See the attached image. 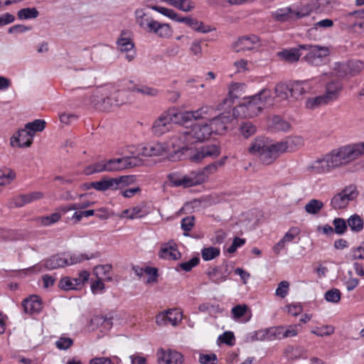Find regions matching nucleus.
<instances>
[{"mask_svg": "<svg viewBox=\"0 0 364 364\" xmlns=\"http://www.w3.org/2000/svg\"><path fill=\"white\" fill-rule=\"evenodd\" d=\"M364 156V141L352 143L331 150L323 159H317L309 167L314 173H328L345 166Z\"/></svg>", "mask_w": 364, "mask_h": 364, "instance_id": "f257e3e1", "label": "nucleus"}, {"mask_svg": "<svg viewBox=\"0 0 364 364\" xmlns=\"http://www.w3.org/2000/svg\"><path fill=\"white\" fill-rule=\"evenodd\" d=\"M248 151L257 156L261 164L269 166L284 153V145L279 141L272 143L265 137H257L251 142Z\"/></svg>", "mask_w": 364, "mask_h": 364, "instance_id": "f03ea898", "label": "nucleus"}, {"mask_svg": "<svg viewBox=\"0 0 364 364\" xmlns=\"http://www.w3.org/2000/svg\"><path fill=\"white\" fill-rule=\"evenodd\" d=\"M225 159L212 163L203 169L191 171L188 174L172 173L168 176L169 181L174 186L183 188L202 184L208 180L209 175L214 173L219 166H222L225 164Z\"/></svg>", "mask_w": 364, "mask_h": 364, "instance_id": "7ed1b4c3", "label": "nucleus"}, {"mask_svg": "<svg viewBox=\"0 0 364 364\" xmlns=\"http://www.w3.org/2000/svg\"><path fill=\"white\" fill-rule=\"evenodd\" d=\"M270 97V91L263 89L257 94L245 98L244 102L235 107L232 115L235 118H251L257 116L264 107L267 100Z\"/></svg>", "mask_w": 364, "mask_h": 364, "instance_id": "20e7f679", "label": "nucleus"}, {"mask_svg": "<svg viewBox=\"0 0 364 364\" xmlns=\"http://www.w3.org/2000/svg\"><path fill=\"white\" fill-rule=\"evenodd\" d=\"M213 134L211 127L208 123L204 124H196L190 130L179 132L171 139L173 147H181L182 144H190L193 145L196 142L207 139Z\"/></svg>", "mask_w": 364, "mask_h": 364, "instance_id": "39448f33", "label": "nucleus"}, {"mask_svg": "<svg viewBox=\"0 0 364 364\" xmlns=\"http://www.w3.org/2000/svg\"><path fill=\"white\" fill-rule=\"evenodd\" d=\"M99 256L100 253L97 252L89 254L80 252L58 254L45 259L43 261V266L46 269L53 270L68 265L80 263L85 260H90Z\"/></svg>", "mask_w": 364, "mask_h": 364, "instance_id": "423d86ee", "label": "nucleus"}, {"mask_svg": "<svg viewBox=\"0 0 364 364\" xmlns=\"http://www.w3.org/2000/svg\"><path fill=\"white\" fill-rule=\"evenodd\" d=\"M137 165V159L125 156L119 159L102 160L87 166L85 172L87 175L103 171H116L132 168Z\"/></svg>", "mask_w": 364, "mask_h": 364, "instance_id": "0eeeda50", "label": "nucleus"}, {"mask_svg": "<svg viewBox=\"0 0 364 364\" xmlns=\"http://www.w3.org/2000/svg\"><path fill=\"white\" fill-rule=\"evenodd\" d=\"M149 8L159 12V14L169 18L176 22L183 23L197 32L208 33L213 31L210 26H205L203 22L198 21L196 18L179 16L178 14L173 9L156 5H150L149 6Z\"/></svg>", "mask_w": 364, "mask_h": 364, "instance_id": "6e6552de", "label": "nucleus"}, {"mask_svg": "<svg viewBox=\"0 0 364 364\" xmlns=\"http://www.w3.org/2000/svg\"><path fill=\"white\" fill-rule=\"evenodd\" d=\"M107 88L103 89L102 95H105L102 98V105L105 111H109L112 106H119L127 102L128 92L126 87V81L120 85V88H116L113 86L110 87V94L107 95Z\"/></svg>", "mask_w": 364, "mask_h": 364, "instance_id": "1a4fd4ad", "label": "nucleus"}, {"mask_svg": "<svg viewBox=\"0 0 364 364\" xmlns=\"http://www.w3.org/2000/svg\"><path fill=\"white\" fill-rule=\"evenodd\" d=\"M190 144H182L181 147H173L175 149H182L186 151H190L188 154L190 161L198 163L205 157H216L220 154V148L215 144L201 146L193 149L189 147Z\"/></svg>", "mask_w": 364, "mask_h": 364, "instance_id": "9d476101", "label": "nucleus"}, {"mask_svg": "<svg viewBox=\"0 0 364 364\" xmlns=\"http://www.w3.org/2000/svg\"><path fill=\"white\" fill-rule=\"evenodd\" d=\"M300 48L307 50L304 59L309 65L319 66L324 63L329 50L326 47L312 45H301Z\"/></svg>", "mask_w": 364, "mask_h": 364, "instance_id": "9b49d317", "label": "nucleus"}, {"mask_svg": "<svg viewBox=\"0 0 364 364\" xmlns=\"http://www.w3.org/2000/svg\"><path fill=\"white\" fill-rule=\"evenodd\" d=\"M263 46L262 39L256 35H246L237 38L232 44L237 53L246 51H258Z\"/></svg>", "mask_w": 364, "mask_h": 364, "instance_id": "f8f14e48", "label": "nucleus"}, {"mask_svg": "<svg viewBox=\"0 0 364 364\" xmlns=\"http://www.w3.org/2000/svg\"><path fill=\"white\" fill-rule=\"evenodd\" d=\"M364 69V63L360 60H349L336 64L335 70L339 77H353Z\"/></svg>", "mask_w": 364, "mask_h": 364, "instance_id": "ddd939ff", "label": "nucleus"}, {"mask_svg": "<svg viewBox=\"0 0 364 364\" xmlns=\"http://www.w3.org/2000/svg\"><path fill=\"white\" fill-rule=\"evenodd\" d=\"M245 85L240 82H233L229 86L228 97H225L222 102L220 103L217 109L218 110L227 111L230 109L233 105V100L239 97L245 91Z\"/></svg>", "mask_w": 364, "mask_h": 364, "instance_id": "4468645a", "label": "nucleus"}, {"mask_svg": "<svg viewBox=\"0 0 364 364\" xmlns=\"http://www.w3.org/2000/svg\"><path fill=\"white\" fill-rule=\"evenodd\" d=\"M173 127V115L172 112L163 113L153 123L151 129L156 136H161L169 132Z\"/></svg>", "mask_w": 364, "mask_h": 364, "instance_id": "2eb2a0df", "label": "nucleus"}, {"mask_svg": "<svg viewBox=\"0 0 364 364\" xmlns=\"http://www.w3.org/2000/svg\"><path fill=\"white\" fill-rule=\"evenodd\" d=\"M156 355L159 363L164 362L166 364H182L183 363V355L171 349L164 350L161 348L158 349Z\"/></svg>", "mask_w": 364, "mask_h": 364, "instance_id": "dca6fc26", "label": "nucleus"}, {"mask_svg": "<svg viewBox=\"0 0 364 364\" xmlns=\"http://www.w3.org/2000/svg\"><path fill=\"white\" fill-rule=\"evenodd\" d=\"M355 196L356 193L353 190L345 188L332 198L331 205L336 210L345 208Z\"/></svg>", "mask_w": 364, "mask_h": 364, "instance_id": "f3484780", "label": "nucleus"}, {"mask_svg": "<svg viewBox=\"0 0 364 364\" xmlns=\"http://www.w3.org/2000/svg\"><path fill=\"white\" fill-rule=\"evenodd\" d=\"M231 120L232 117L230 113L224 112L210 119L208 124L209 127H211L213 134H222L227 129V124Z\"/></svg>", "mask_w": 364, "mask_h": 364, "instance_id": "a211bd4d", "label": "nucleus"}, {"mask_svg": "<svg viewBox=\"0 0 364 364\" xmlns=\"http://www.w3.org/2000/svg\"><path fill=\"white\" fill-rule=\"evenodd\" d=\"M127 35V33L123 31L117 41V45L122 53H126L125 58L130 62L135 58L136 52L134 50V44L132 40Z\"/></svg>", "mask_w": 364, "mask_h": 364, "instance_id": "6ab92c4d", "label": "nucleus"}, {"mask_svg": "<svg viewBox=\"0 0 364 364\" xmlns=\"http://www.w3.org/2000/svg\"><path fill=\"white\" fill-rule=\"evenodd\" d=\"M206 274L210 281L214 284H219L228 279L230 272L228 264H223L208 269Z\"/></svg>", "mask_w": 364, "mask_h": 364, "instance_id": "aec40b11", "label": "nucleus"}, {"mask_svg": "<svg viewBox=\"0 0 364 364\" xmlns=\"http://www.w3.org/2000/svg\"><path fill=\"white\" fill-rule=\"evenodd\" d=\"M22 306L26 314H38L43 309V303L38 296L33 294L23 300Z\"/></svg>", "mask_w": 364, "mask_h": 364, "instance_id": "412c9836", "label": "nucleus"}, {"mask_svg": "<svg viewBox=\"0 0 364 364\" xmlns=\"http://www.w3.org/2000/svg\"><path fill=\"white\" fill-rule=\"evenodd\" d=\"M343 88V84L339 80L331 81L326 85L323 95L330 104L339 98Z\"/></svg>", "mask_w": 364, "mask_h": 364, "instance_id": "4be33fe9", "label": "nucleus"}, {"mask_svg": "<svg viewBox=\"0 0 364 364\" xmlns=\"http://www.w3.org/2000/svg\"><path fill=\"white\" fill-rule=\"evenodd\" d=\"M33 133L28 130L26 127L22 129L14 135L11 139L12 146H17L18 147H29L33 142Z\"/></svg>", "mask_w": 364, "mask_h": 364, "instance_id": "5701e85b", "label": "nucleus"}, {"mask_svg": "<svg viewBox=\"0 0 364 364\" xmlns=\"http://www.w3.org/2000/svg\"><path fill=\"white\" fill-rule=\"evenodd\" d=\"M170 151L169 146L166 143L154 142L147 144L142 149V154L145 156H163Z\"/></svg>", "mask_w": 364, "mask_h": 364, "instance_id": "b1692460", "label": "nucleus"}, {"mask_svg": "<svg viewBox=\"0 0 364 364\" xmlns=\"http://www.w3.org/2000/svg\"><path fill=\"white\" fill-rule=\"evenodd\" d=\"M92 186L96 191L102 192L120 189L117 178L104 177L100 181H97V183L93 184Z\"/></svg>", "mask_w": 364, "mask_h": 364, "instance_id": "393cba45", "label": "nucleus"}, {"mask_svg": "<svg viewBox=\"0 0 364 364\" xmlns=\"http://www.w3.org/2000/svg\"><path fill=\"white\" fill-rule=\"evenodd\" d=\"M126 87L129 92H134L143 95L155 97L159 91L154 87H151L144 85L134 84L132 81H126Z\"/></svg>", "mask_w": 364, "mask_h": 364, "instance_id": "a878e982", "label": "nucleus"}, {"mask_svg": "<svg viewBox=\"0 0 364 364\" xmlns=\"http://www.w3.org/2000/svg\"><path fill=\"white\" fill-rule=\"evenodd\" d=\"M299 48H292L290 49H284L277 53V55L282 60L288 63H294L299 60L301 53Z\"/></svg>", "mask_w": 364, "mask_h": 364, "instance_id": "bb28decb", "label": "nucleus"}, {"mask_svg": "<svg viewBox=\"0 0 364 364\" xmlns=\"http://www.w3.org/2000/svg\"><path fill=\"white\" fill-rule=\"evenodd\" d=\"M294 16L297 18H301L304 15L299 12H294L289 7L279 9L274 13L276 20L279 21H288L289 19L292 18Z\"/></svg>", "mask_w": 364, "mask_h": 364, "instance_id": "cd10ccee", "label": "nucleus"}, {"mask_svg": "<svg viewBox=\"0 0 364 364\" xmlns=\"http://www.w3.org/2000/svg\"><path fill=\"white\" fill-rule=\"evenodd\" d=\"M291 97L297 98L298 97L305 94L309 89V83L306 81H296L290 83Z\"/></svg>", "mask_w": 364, "mask_h": 364, "instance_id": "c85d7f7f", "label": "nucleus"}, {"mask_svg": "<svg viewBox=\"0 0 364 364\" xmlns=\"http://www.w3.org/2000/svg\"><path fill=\"white\" fill-rule=\"evenodd\" d=\"M112 267L111 264L97 265L93 269V274L97 279L106 281H111V270Z\"/></svg>", "mask_w": 364, "mask_h": 364, "instance_id": "c756f323", "label": "nucleus"}, {"mask_svg": "<svg viewBox=\"0 0 364 364\" xmlns=\"http://www.w3.org/2000/svg\"><path fill=\"white\" fill-rule=\"evenodd\" d=\"M159 256L165 259L177 260L181 257V253L173 246H165L161 248Z\"/></svg>", "mask_w": 364, "mask_h": 364, "instance_id": "7c9ffc66", "label": "nucleus"}, {"mask_svg": "<svg viewBox=\"0 0 364 364\" xmlns=\"http://www.w3.org/2000/svg\"><path fill=\"white\" fill-rule=\"evenodd\" d=\"M173 122L181 125H186L188 122L194 120V115L192 111L173 112Z\"/></svg>", "mask_w": 364, "mask_h": 364, "instance_id": "2f4dec72", "label": "nucleus"}, {"mask_svg": "<svg viewBox=\"0 0 364 364\" xmlns=\"http://www.w3.org/2000/svg\"><path fill=\"white\" fill-rule=\"evenodd\" d=\"M279 143L284 145V152L293 151L303 144V139L301 136H291Z\"/></svg>", "mask_w": 364, "mask_h": 364, "instance_id": "473e14b6", "label": "nucleus"}, {"mask_svg": "<svg viewBox=\"0 0 364 364\" xmlns=\"http://www.w3.org/2000/svg\"><path fill=\"white\" fill-rule=\"evenodd\" d=\"M346 223L347 225L353 232H359L363 228V220L357 214L350 216Z\"/></svg>", "mask_w": 364, "mask_h": 364, "instance_id": "72a5a7b5", "label": "nucleus"}, {"mask_svg": "<svg viewBox=\"0 0 364 364\" xmlns=\"http://www.w3.org/2000/svg\"><path fill=\"white\" fill-rule=\"evenodd\" d=\"M135 16L136 23L145 31L147 30L149 26L154 20L151 17L146 16L143 9H136Z\"/></svg>", "mask_w": 364, "mask_h": 364, "instance_id": "f704fd0d", "label": "nucleus"}, {"mask_svg": "<svg viewBox=\"0 0 364 364\" xmlns=\"http://www.w3.org/2000/svg\"><path fill=\"white\" fill-rule=\"evenodd\" d=\"M290 83L287 84L284 82L277 83L274 87L276 97L281 100H287L291 97Z\"/></svg>", "mask_w": 364, "mask_h": 364, "instance_id": "c9c22d12", "label": "nucleus"}, {"mask_svg": "<svg viewBox=\"0 0 364 364\" xmlns=\"http://www.w3.org/2000/svg\"><path fill=\"white\" fill-rule=\"evenodd\" d=\"M169 5L185 12L195 8V4L191 0H170Z\"/></svg>", "mask_w": 364, "mask_h": 364, "instance_id": "e433bc0d", "label": "nucleus"}, {"mask_svg": "<svg viewBox=\"0 0 364 364\" xmlns=\"http://www.w3.org/2000/svg\"><path fill=\"white\" fill-rule=\"evenodd\" d=\"M194 115V120L206 119L212 116L215 112V109L212 106L205 105L196 110H192Z\"/></svg>", "mask_w": 364, "mask_h": 364, "instance_id": "4c0bfd02", "label": "nucleus"}, {"mask_svg": "<svg viewBox=\"0 0 364 364\" xmlns=\"http://www.w3.org/2000/svg\"><path fill=\"white\" fill-rule=\"evenodd\" d=\"M306 107L311 109H316L321 106L328 105V102L323 95L315 97L308 98L306 101Z\"/></svg>", "mask_w": 364, "mask_h": 364, "instance_id": "58836bf2", "label": "nucleus"}, {"mask_svg": "<svg viewBox=\"0 0 364 364\" xmlns=\"http://www.w3.org/2000/svg\"><path fill=\"white\" fill-rule=\"evenodd\" d=\"M220 255V250L216 247H203L201 250V257L204 261H210Z\"/></svg>", "mask_w": 364, "mask_h": 364, "instance_id": "ea45409f", "label": "nucleus"}, {"mask_svg": "<svg viewBox=\"0 0 364 364\" xmlns=\"http://www.w3.org/2000/svg\"><path fill=\"white\" fill-rule=\"evenodd\" d=\"M38 11L34 7L23 8L18 10L17 12V16L20 20L36 18L38 16Z\"/></svg>", "mask_w": 364, "mask_h": 364, "instance_id": "a19ab883", "label": "nucleus"}, {"mask_svg": "<svg viewBox=\"0 0 364 364\" xmlns=\"http://www.w3.org/2000/svg\"><path fill=\"white\" fill-rule=\"evenodd\" d=\"M323 208V203L317 199L310 200L304 207L306 212L309 214L316 215Z\"/></svg>", "mask_w": 364, "mask_h": 364, "instance_id": "79ce46f5", "label": "nucleus"}, {"mask_svg": "<svg viewBox=\"0 0 364 364\" xmlns=\"http://www.w3.org/2000/svg\"><path fill=\"white\" fill-rule=\"evenodd\" d=\"M168 323L176 326L182 320V312L176 309L166 310Z\"/></svg>", "mask_w": 364, "mask_h": 364, "instance_id": "37998d69", "label": "nucleus"}, {"mask_svg": "<svg viewBox=\"0 0 364 364\" xmlns=\"http://www.w3.org/2000/svg\"><path fill=\"white\" fill-rule=\"evenodd\" d=\"M16 173L9 168L0 169V186L8 185L15 178Z\"/></svg>", "mask_w": 364, "mask_h": 364, "instance_id": "c03bdc74", "label": "nucleus"}, {"mask_svg": "<svg viewBox=\"0 0 364 364\" xmlns=\"http://www.w3.org/2000/svg\"><path fill=\"white\" fill-rule=\"evenodd\" d=\"M333 231L337 235H343L348 228L347 223L346 221L341 218H336L333 222Z\"/></svg>", "mask_w": 364, "mask_h": 364, "instance_id": "a18cd8bd", "label": "nucleus"}, {"mask_svg": "<svg viewBox=\"0 0 364 364\" xmlns=\"http://www.w3.org/2000/svg\"><path fill=\"white\" fill-rule=\"evenodd\" d=\"M25 127L31 131V133H33V136L35 135V132H42L46 127V122L43 119H35L32 122H28L25 125Z\"/></svg>", "mask_w": 364, "mask_h": 364, "instance_id": "49530a36", "label": "nucleus"}, {"mask_svg": "<svg viewBox=\"0 0 364 364\" xmlns=\"http://www.w3.org/2000/svg\"><path fill=\"white\" fill-rule=\"evenodd\" d=\"M240 130L245 138H249L256 132L257 127L252 122H245L241 124Z\"/></svg>", "mask_w": 364, "mask_h": 364, "instance_id": "de8ad7c7", "label": "nucleus"}, {"mask_svg": "<svg viewBox=\"0 0 364 364\" xmlns=\"http://www.w3.org/2000/svg\"><path fill=\"white\" fill-rule=\"evenodd\" d=\"M61 218V214L60 213H54L50 215L43 216L38 219V222L44 226L51 225Z\"/></svg>", "mask_w": 364, "mask_h": 364, "instance_id": "09e8293b", "label": "nucleus"}, {"mask_svg": "<svg viewBox=\"0 0 364 364\" xmlns=\"http://www.w3.org/2000/svg\"><path fill=\"white\" fill-rule=\"evenodd\" d=\"M200 262V259L198 257H193L190 260L178 264L176 269H180L185 272H190L193 267H196Z\"/></svg>", "mask_w": 364, "mask_h": 364, "instance_id": "8fccbe9b", "label": "nucleus"}, {"mask_svg": "<svg viewBox=\"0 0 364 364\" xmlns=\"http://www.w3.org/2000/svg\"><path fill=\"white\" fill-rule=\"evenodd\" d=\"M324 298L328 302L338 304L341 301V293L339 289L333 288L325 293Z\"/></svg>", "mask_w": 364, "mask_h": 364, "instance_id": "3c124183", "label": "nucleus"}, {"mask_svg": "<svg viewBox=\"0 0 364 364\" xmlns=\"http://www.w3.org/2000/svg\"><path fill=\"white\" fill-rule=\"evenodd\" d=\"M335 331V328L333 326L326 325L322 327H316L313 329L311 332L317 336L323 337L333 334Z\"/></svg>", "mask_w": 364, "mask_h": 364, "instance_id": "603ef678", "label": "nucleus"}, {"mask_svg": "<svg viewBox=\"0 0 364 364\" xmlns=\"http://www.w3.org/2000/svg\"><path fill=\"white\" fill-rule=\"evenodd\" d=\"M270 328L258 330L257 331L253 332L252 335L251 340L252 341H264L268 340L270 341Z\"/></svg>", "mask_w": 364, "mask_h": 364, "instance_id": "864d4df0", "label": "nucleus"}, {"mask_svg": "<svg viewBox=\"0 0 364 364\" xmlns=\"http://www.w3.org/2000/svg\"><path fill=\"white\" fill-rule=\"evenodd\" d=\"M77 284H79L77 279L64 277L60 281L59 287L64 290H70L75 289Z\"/></svg>", "mask_w": 364, "mask_h": 364, "instance_id": "5fc2aeb1", "label": "nucleus"}, {"mask_svg": "<svg viewBox=\"0 0 364 364\" xmlns=\"http://www.w3.org/2000/svg\"><path fill=\"white\" fill-rule=\"evenodd\" d=\"M195 225V218L193 216H188L181 220V226L182 230L185 232L184 235L188 236V232L191 231Z\"/></svg>", "mask_w": 364, "mask_h": 364, "instance_id": "6e6d98bb", "label": "nucleus"}, {"mask_svg": "<svg viewBox=\"0 0 364 364\" xmlns=\"http://www.w3.org/2000/svg\"><path fill=\"white\" fill-rule=\"evenodd\" d=\"M198 361L201 364H218V358L215 354H199Z\"/></svg>", "mask_w": 364, "mask_h": 364, "instance_id": "4d7b16f0", "label": "nucleus"}, {"mask_svg": "<svg viewBox=\"0 0 364 364\" xmlns=\"http://www.w3.org/2000/svg\"><path fill=\"white\" fill-rule=\"evenodd\" d=\"M25 203L28 204L43 198L44 194L41 191L31 192L26 194H22Z\"/></svg>", "mask_w": 364, "mask_h": 364, "instance_id": "13d9d810", "label": "nucleus"}, {"mask_svg": "<svg viewBox=\"0 0 364 364\" xmlns=\"http://www.w3.org/2000/svg\"><path fill=\"white\" fill-rule=\"evenodd\" d=\"M289 289V283L287 281H282L278 284L275 294L281 298H284L288 294Z\"/></svg>", "mask_w": 364, "mask_h": 364, "instance_id": "bf43d9fd", "label": "nucleus"}, {"mask_svg": "<svg viewBox=\"0 0 364 364\" xmlns=\"http://www.w3.org/2000/svg\"><path fill=\"white\" fill-rule=\"evenodd\" d=\"M270 341L282 340L284 338V326H279L270 328Z\"/></svg>", "mask_w": 364, "mask_h": 364, "instance_id": "052dcab7", "label": "nucleus"}, {"mask_svg": "<svg viewBox=\"0 0 364 364\" xmlns=\"http://www.w3.org/2000/svg\"><path fill=\"white\" fill-rule=\"evenodd\" d=\"M350 16L355 18L356 21L354 23V26H358L360 28L364 30V9L350 13Z\"/></svg>", "mask_w": 364, "mask_h": 364, "instance_id": "680f3d73", "label": "nucleus"}, {"mask_svg": "<svg viewBox=\"0 0 364 364\" xmlns=\"http://www.w3.org/2000/svg\"><path fill=\"white\" fill-rule=\"evenodd\" d=\"M73 343V340L68 337H61L55 342V346L58 349L67 350Z\"/></svg>", "mask_w": 364, "mask_h": 364, "instance_id": "e2e57ef3", "label": "nucleus"}, {"mask_svg": "<svg viewBox=\"0 0 364 364\" xmlns=\"http://www.w3.org/2000/svg\"><path fill=\"white\" fill-rule=\"evenodd\" d=\"M247 311V305H245V304L240 305L239 304V305L234 306L232 309L231 312L232 314L233 318L237 319V318H240L242 316H244L246 314Z\"/></svg>", "mask_w": 364, "mask_h": 364, "instance_id": "0e129e2a", "label": "nucleus"}, {"mask_svg": "<svg viewBox=\"0 0 364 364\" xmlns=\"http://www.w3.org/2000/svg\"><path fill=\"white\" fill-rule=\"evenodd\" d=\"M299 233L300 230L299 228L292 227L286 232L282 238L287 243L291 242L299 235Z\"/></svg>", "mask_w": 364, "mask_h": 364, "instance_id": "69168bd1", "label": "nucleus"}, {"mask_svg": "<svg viewBox=\"0 0 364 364\" xmlns=\"http://www.w3.org/2000/svg\"><path fill=\"white\" fill-rule=\"evenodd\" d=\"M172 29L168 23H161L157 36L167 38L172 35Z\"/></svg>", "mask_w": 364, "mask_h": 364, "instance_id": "338daca9", "label": "nucleus"}, {"mask_svg": "<svg viewBox=\"0 0 364 364\" xmlns=\"http://www.w3.org/2000/svg\"><path fill=\"white\" fill-rule=\"evenodd\" d=\"M274 128L278 131L287 132L289 130L290 125L284 119H282L279 117L274 118Z\"/></svg>", "mask_w": 364, "mask_h": 364, "instance_id": "774afa93", "label": "nucleus"}]
</instances>
